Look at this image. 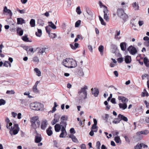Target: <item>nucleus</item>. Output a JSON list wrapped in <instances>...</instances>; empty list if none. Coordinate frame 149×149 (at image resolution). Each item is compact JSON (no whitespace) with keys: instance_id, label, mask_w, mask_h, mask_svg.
Listing matches in <instances>:
<instances>
[{"instance_id":"obj_1","label":"nucleus","mask_w":149,"mask_h":149,"mask_svg":"<svg viewBox=\"0 0 149 149\" xmlns=\"http://www.w3.org/2000/svg\"><path fill=\"white\" fill-rule=\"evenodd\" d=\"M62 64L66 67L68 68H73L77 66L76 61L73 59L68 58L64 60L62 63Z\"/></svg>"},{"instance_id":"obj_2","label":"nucleus","mask_w":149,"mask_h":149,"mask_svg":"<svg viewBox=\"0 0 149 149\" xmlns=\"http://www.w3.org/2000/svg\"><path fill=\"white\" fill-rule=\"evenodd\" d=\"M38 119L39 117L37 116L33 117L31 119V126L34 129H36L40 127V122Z\"/></svg>"},{"instance_id":"obj_3","label":"nucleus","mask_w":149,"mask_h":149,"mask_svg":"<svg viewBox=\"0 0 149 149\" xmlns=\"http://www.w3.org/2000/svg\"><path fill=\"white\" fill-rule=\"evenodd\" d=\"M31 109L34 110H40L43 108V106L42 104L38 102H35L31 103L30 105Z\"/></svg>"},{"instance_id":"obj_4","label":"nucleus","mask_w":149,"mask_h":149,"mask_svg":"<svg viewBox=\"0 0 149 149\" xmlns=\"http://www.w3.org/2000/svg\"><path fill=\"white\" fill-rule=\"evenodd\" d=\"M8 129L10 130L9 133L11 135L17 134L20 129L18 125L17 124H14L13 127L11 126Z\"/></svg>"},{"instance_id":"obj_5","label":"nucleus","mask_w":149,"mask_h":149,"mask_svg":"<svg viewBox=\"0 0 149 149\" xmlns=\"http://www.w3.org/2000/svg\"><path fill=\"white\" fill-rule=\"evenodd\" d=\"M117 15L120 18L125 20L128 18V16L124 13V11L122 8H118L117 10Z\"/></svg>"},{"instance_id":"obj_6","label":"nucleus","mask_w":149,"mask_h":149,"mask_svg":"<svg viewBox=\"0 0 149 149\" xmlns=\"http://www.w3.org/2000/svg\"><path fill=\"white\" fill-rule=\"evenodd\" d=\"M127 50L131 54L133 55H135L137 52L136 48L133 47L132 45H131L128 47Z\"/></svg>"},{"instance_id":"obj_7","label":"nucleus","mask_w":149,"mask_h":149,"mask_svg":"<svg viewBox=\"0 0 149 149\" xmlns=\"http://www.w3.org/2000/svg\"><path fill=\"white\" fill-rule=\"evenodd\" d=\"M88 87L87 86L85 85L83 87L81 88L80 90H79L78 93H83L85 96L86 95V94H87L86 91Z\"/></svg>"},{"instance_id":"obj_8","label":"nucleus","mask_w":149,"mask_h":149,"mask_svg":"<svg viewBox=\"0 0 149 149\" xmlns=\"http://www.w3.org/2000/svg\"><path fill=\"white\" fill-rule=\"evenodd\" d=\"M40 82V81H37L32 88L33 91L36 93H37L39 92V90L37 89V86Z\"/></svg>"},{"instance_id":"obj_9","label":"nucleus","mask_w":149,"mask_h":149,"mask_svg":"<svg viewBox=\"0 0 149 149\" xmlns=\"http://www.w3.org/2000/svg\"><path fill=\"white\" fill-rule=\"evenodd\" d=\"M103 12L104 13V19L107 22L109 21V14H108V9L104 10Z\"/></svg>"},{"instance_id":"obj_10","label":"nucleus","mask_w":149,"mask_h":149,"mask_svg":"<svg viewBox=\"0 0 149 149\" xmlns=\"http://www.w3.org/2000/svg\"><path fill=\"white\" fill-rule=\"evenodd\" d=\"M61 133L59 135V137L62 138L65 137V136L67 135V133L66 129H64L63 128H61Z\"/></svg>"},{"instance_id":"obj_11","label":"nucleus","mask_w":149,"mask_h":149,"mask_svg":"<svg viewBox=\"0 0 149 149\" xmlns=\"http://www.w3.org/2000/svg\"><path fill=\"white\" fill-rule=\"evenodd\" d=\"M47 122L46 120H45L42 122L41 128L42 130H45L47 125Z\"/></svg>"},{"instance_id":"obj_12","label":"nucleus","mask_w":149,"mask_h":149,"mask_svg":"<svg viewBox=\"0 0 149 149\" xmlns=\"http://www.w3.org/2000/svg\"><path fill=\"white\" fill-rule=\"evenodd\" d=\"M91 91H92V94L95 97H97L98 96L99 94V90L97 88H95L93 89V88H92Z\"/></svg>"},{"instance_id":"obj_13","label":"nucleus","mask_w":149,"mask_h":149,"mask_svg":"<svg viewBox=\"0 0 149 149\" xmlns=\"http://www.w3.org/2000/svg\"><path fill=\"white\" fill-rule=\"evenodd\" d=\"M88 15L87 16V19L90 20H91L93 19V13L90 10H88L86 11Z\"/></svg>"},{"instance_id":"obj_14","label":"nucleus","mask_w":149,"mask_h":149,"mask_svg":"<svg viewBox=\"0 0 149 149\" xmlns=\"http://www.w3.org/2000/svg\"><path fill=\"white\" fill-rule=\"evenodd\" d=\"M87 94H86V95L84 96L85 95L83 93H78V96L79 100V101H81L83 99L87 98Z\"/></svg>"},{"instance_id":"obj_15","label":"nucleus","mask_w":149,"mask_h":149,"mask_svg":"<svg viewBox=\"0 0 149 149\" xmlns=\"http://www.w3.org/2000/svg\"><path fill=\"white\" fill-rule=\"evenodd\" d=\"M118 99L119 100H121V102L123 103H126L128 101V99L123 96H118Z\"/></svg>"},{"instance_id":"obj_16","label":"nucleus","mask_w":149,"mask_h":149,"mask_svg":"<svg viewBox=\"0 0 149 149\" xmlns=\"http://www.w3.org/2000/svg\"><path fill=\"white\" fill-rule=\"evenodd\" d=\"M37 49L38 50V54H40L42 55H43L45 54L46 53V52H45V50L46 49V48L43 47L41 48H38Z\"/></svg>"},{"instance_id":"obj_17","label":"nucleus","mask_w":149,"mask_h":149,"mask_svg":"<svg viewBox=\"0 0 149 149\" xmlns=\"http://www.w3.org/2000/svg\"><path fill=\"white\" fill-rule=\"evenodd\" d=\"M127 44L125 42H122L120 43V46L121 50L123 51H125L126 50V46Z\"/></svg>"},{"instance_id":"obj_18","label":"nucleus","mask_w":149,"mask_h":149,"mask_svg":"<svg viewBox=\"0 0 149 149\" xmlns=\"http://www.w3.org/2000/svg\"><path fill=\"white\" fill-rule=\"evenodd\" d=\"M120 30L118 31L117 30L116 31V34L115 35L114 37L115 39L116 40H119L121 39V37H120L118 36L120 35Z\"/></svg>"},{"instance_id":"obj_19","label":"nucleus","mask_w":149,"mask_h":149,"mask_svg":"<svg viewBox=\"0 0 149 149\" xmlns=\"http://www.w3.org/2000/svg\"><path fill=\"white\" fill-rule=\"evenodd\" d=\"M120 114H119L118 115V118H115L112 122L113 123H114L115 124H117L119 123L121 121L120 119Z\"/></svg>"},{"instance_id":"obj_20","label":"nucleus","mask_w":149,"mask_h":149,"mask_svg":"<svg viewBox=\"0 0 149 149\" xmlns=\"http://www.w3.org/2000/svg\"><path fill=\"white\" fill-rule=\"evenodd\" d=\"M5 121L6 123V127L7 129L9 128L12 125V123L10 122V120L8 118H6Z\"/></svg>"},{"instance_id":"obj_21","label":"nucleus","mask_w":149,"mask_h":149,"mask_svg":"<svg viewBox=\"0 0 149 149\" xmlns=\"http://www.w3.org/2000/svg\"><path fill=\"white\" fill-rule=\"evenodd\" d=\"M149 133V131L147 130H145L137 132L136 133L137 135H140L141 134L146 135Z\"/></svg>"},{"instance_id":"obj_22","label":"nucleus","mask_w":149,"mask_h":149,"mask_svg":"<svg viewBox=\"0 0 149 149\" xmlns=\"http://www.w3.org/2000/svg\"><path fill=\"white\" fill-rule=\"evenodd\" d=\"M131 57L130 56L127 55L125 56V61L126 63L127 64L129 63H131Z\"/></svg>"},{"instance_id":"obj_23","label":"nucleus","mask_w":149,"mask_h":149,"mask_svg":"<svg viewBox=\"0 0 149 149\" xmlns=\"http://www.w3.org/2000/svg\"><path fill=\"white\" fill-rule=\"evenodd\" d=\"M42 138L40 135L36 136L35 138V142L36 143H40L42 140Z\"/></svg>"},{"instance_id":"obj_24","label":"nucleus","mask_w":149,"mask_h":149,"mask_svg":"<svg viewBox=\"0 0 149 149\" xmlns=\"http://www.w3.org/2000/svg\"><path fill=\"white\" fill-rule=\"evenodd\" d=\"M52 127L51 126H50L46 130V133L48 136H51L53 134V132L52 130Z\"/></svg>"},{"instance_id":"obj_25","label":"nucleus","mask_w":149,"mask_h":149,"mask_svg":"<svg viewBox=\"0 0 149 149\" xmlns=\"http://www.w3.org/2000/svg\"><path fill=\"white\" fill-rule=\"evenodd\" d=\"M119 108L123 110L126 109L127 107V104L126 103H120L119 104Z\"/></svg>"},{"instance_id":"obj_26","label":"nucleus","mask_w":149,"mask_h":149,"mask_svg":"<svg viewBox=\"0 0 149 149\" xmlns=\"http://www.w3.org/2000/svg\"><path fill=\"white\" fill-rule=\"evenodd\" d=\"M17 23L18 24H22L25 23V20L22 18H17Z\"/></svg>"},{"instance_id":"obj_27","label":"nucleus","mask_w":149,"mask_h":149,"mask_svg":"<svg viewBox=\"0 0 149 149\" xmlns=\"http://www.w3.org/2000/svg\"><path fill=\"white\" fill-rule=\"evenodd\" d=\"M60 125L61 128H63L64 129H65L67 125L66 121L61 120Z\"/></svg>"},{"instance_id":"obj_28","label":"nucleus","mask_w":149,"mask_h":149,"mask_svg":"<svg viewBox=\"0 0 149 149\" xmlns=\"http://www.w3.org/2000/svg\"><path fill=\"white\" fill-rule=\"evenodd\" d=\"M3 12L5 13H7L8 14H9L10 16H12L13 15V13L11 12V11L9 9H8L7 7L5 6L3 9Z\"/></svg>"},{"instance_id":"obj_29","label":"nucleus","mask_w":149,"mask_h":149,"mask_svg":"<svg viewBox=\"0 0 149 149\" xmlns=\"http://www.w3.org/2000/svg\"><path fill=\"white\" fill-rule=\"evenodd\" d=\"M61 127L59 124H56L54 126L55 130L56 132H59L61 129Z\"/></svg>"},{"instance_id":"obj_30","label":"nucleus","mask_w":149,"mask_h":149,"mask_svg":"<svg viewBox=\"0 0 149 149\" xmlns=\"http://www.w3.org/2000/svg\"><path fill=\"white\" fill-rule=\"evenodd\" d=\"M17 32L19 36H22L23 33V31L21 28L18 27L17 29Z\"/></svg>"},{"instance_id":"obj_31","label":"nucleus","mask_w":149,"mask_h":149,"mask_svg":"<svg viewBox=\"0 0 149 149\" xmlns=\"http://www.w3.org/2000/svg\"><path fill=\"white\" fill-rule=\"evenodd\" d=\"M132 6L135 10H138L139 6L138 3L134 2L132 4Z\"/></svg>"},{"instance_id":"obj_32","label":"nucleus","mask_w":149,"mask_h":149,"mask_svg":"<svg viewBox=\"0 0 149 149\" xmlns=\"http://www.w3.org/2000/svg\"><path fill=\"white\" fill-rule=\"evenodd\" d=\"M69 137L71 138L73 141L74 142H77L78 141L76 137L72 134H71L69 136Z\"/></svg>"},{"instance_id":"obj_33","label":"nucleus","mask_w":149,"mask_h":149,"mask_svg":"<svg viewBox=\"0 0 149 149\" xmlns=\"http://www.w3.org/2000/svg\"><path fill=\"white\" fill-rule=\"evenodd\" d=\"M79 45V44L77 43H75L74 44V45L73 44H70V46L72 49L74 50H75L78 47Z\"/></svg>"},{"instance_id":"obj_34","label":"nucleus","mask_w":149,"mask_h":149,"mask_svg":"<svg viewBox=\"0 0 149 149\" xmlns=\"http://www.w3.org/2000/svg\"><path fill=\"white\" fill-rule=\"evenodd\" d=\"M143 61L145 65L147 67L149 66V60L146 57L144 58Z\"/></svg>"},{"instance_id":"obj_35","label":"nucleus","mask_w":149,"mask_h":149,"mask_svg":"<svg viewBox=\"0 0 149 149\" xmlns=\"http://www.w3.org/2000/svg\"><path fill=\"white\" fill-rule=\"evenodd\" d=\"M48 23L49 24L48 26H49L50 27H51L52 29H56V26L52 23V22H49Z\"/></svg>"},{"instance_id":"obj_36","label":"nucleus","mask_w":149,"mask_h":149,"mask_svg":"<svg viewBox=\"0 0 149 149\" xmlns=\"http://www.w3.org/2000/svg\"><path fill=\"white\" fill-rule=\"evenodd\" d=\"M104 48V47L102 45H100L98 47V50L100 52V54L101 55H102L103 54Z\"/></svg>"},{"instance_id":"obj_37","label":"nucleus","mask_w":149,"mask_h":149,"mask_svg":"<svg viewBox=\"0 0 149 149\" xmlns=\"http://www.w3.org/2000/svg\"><path fill=\"white\" fill-rule=\"evenodd\" d=\"M38 24L39 25L43 26L44 24V21L41 19H38L37 21Z\"/></svg>"},{"instance_id":"obj_38","label":"nucleus","mask_w":149,"mask_h":149,"mask_svg":"<svg viewBox=\"0 0 149 149\" xmlns=\"http://www.w3.org/2000/svg\"><path fill=\"white\" fill-rule=\"evenodd\" d=\"M34 71L36 73V75L38 77L40 76L41 75V72L40 71L38 68H35L34 69Z\"/></svg>"},{"instance_id":"obj_39","label":"nucleus","mask_w":149,"mask_h":149,"mask_svg":"<svg viewBox=\"0 0 149 149\" xmlns=\"http://www.w3.org/2000/svg\"><path fill=\"white\" fill-rule=\"evenodd\" d=\"M29 23L31 27H34L35 26V19H31Z\"/></svg>"},{"instance_id":"obj_40","label":"nucleus","mask_w":149,"mask_h":149,"mask_svg":"<svg viewBox=\"0 0 149 149\" xmlns=\"http://www.w3.org/2000/svg\"><path fill=\"white\" fill-rule=\"evenodd\" d=\"M143 145V143L139 144L138 143L134 147V149H141V148H142Z\"/></svg>"},{"instance_id":"obj_41","label":"nucleus","mask_w":149,"mask_h":149,"mask_svg":"<svg viewBox=\"0 0 149 149\" xmlns=\"http://www.w3.org/2000/svg\"><path fill=\"white\" fill-rule=\"evenodd\" d=\"M141 96L143 97L145 96H148V93L145 89H144L143 92H142Z\"/></svg>"},{"instance_id":"obj_42","label":"nucleus","mask_w":149,"mask_h":149,"mask_svg":"<svg viewBox=\"0 0 149 149\" xmlns=\"http://www.w3.org/2000/svg\"><path fill=\"white\" fill-rule=\"evenodd\" d=\"M42 30L40 29H38V32L36 33V35L40 37L42 35Z\"/></svg>"},{"instance_id":"obj_43","label":"nucleus","mask_w":149,"mask_h":149,"mask_svg":"<svg viewBox=\"0 0 149 149\" xmlns=\"http://www.w3.org/2000/svg\"><path fill=\"white\" fill-rule=\"evenodd\" d=\"M121 120H123L127 122L128 121L127 118L120 114Z\"/></svg>"},{"instance_id":"obj_44","label":"nucleus","mask_w":149,"mask_h":149,"mask_svg":"<svg viewBox=\"0 0 149 149\" xmlns=\"http://www.w3.org/2000/svg\"><path fill=\"white\" fill-rule=\"evenodd\" d=\"M59 121V118H54V120L52 122V125H54L56 123L58 122Z\"/></svg>"},{"instance_id":"obj_45","label":"nucleus","mask_w":149,"mask_h":149,"mask_svg":"<svg viewBox=\"0 0 149 149\" xmlns=\"http://www.w3.org/2000/svg\"><path fill=\"white\" fill-rule=\"evenodd\" d=\"M22 40L24 42H29V38L27 37V36H24L22 37Z\"/></svg>"},{"instance_id":"obj_46","label":"nucleus","mask_w":149,"mask_h":149,"mask_svg":"<svg viewBox=\"0 0 149 149\" xmlns=\"http://www.w3.org/2000/svg\"><path fill=\"white\" fill-rule=\"evenodd\" d=\"M99 4L100 5V7L101 8L102 7L104 8V10H106V9H107V7L106 6H105L103 5L101 1H99Z\"/></svg>"},{"instance_id":"obj_47","label":"nucleus","mask_w":149,"mask_h":149,"mask_svg":"<svg viewBox=\"0 0 149 149\" xmlns=\"http://www.w3.org/2000/svg\"><path fill=\"white\" fill-rule=\"evenodd\" d=\"M9 65L10 67H11V65L10 63L8 61H6L3 63V66L6 67H8V65Z\"/></svg>"},{"instance_id":"obj_48","label":"nucleus","mask_w":149,"mask_h":149,"mask_svg":"<svg viewBox=\"0 0 149 149\" xmlns=\"http://www.w3.org/2000/svg\"><path fill=\"white\" fill-rule=\"evenodd\" d=\"M99 18L100 20V21L101 24L102 25H104V26L106 25V23L104 22V20L103 19V18L100 16L99 17Z\"/></svg>"},{"instance_id":"obj_49","label":"nucleus","mask_w":149,"mask_h":149,"mask_svg":"<svg viewBox=\"0 0 149 149\" xmlns=\"http://www.w3.org/2000/svg\"><path fill=\"white\" fill-rule=\"evenodd\" d=\"M76 11L78 15H80L81 13V12L80 10V7L79 6L77 7L76 8Z\"/></svg>"},{"instance_id":"obj_50","label":"nucleus","mask_w":149,"mask_h":149,"mask_svg":"<svg viewBox=\"0 0 149 149\" xmlns=\"http://www.w3.org/2000/svg\"><path fill=\"white\" fill-rule=\"evenodd\" d=\"M17 10L19 12V13L21 14H24L25 13V10L24 9L22 10H19L18 8H17Z\"/></svg>"},{"instance_id":"obj_51","label":"nucleus","mask_w":149,"mask_h":149,"mask_svg":"<svg viewBox=\"0 0 149 149\" xmlns=\"http://www.w3.org/2000/svg\"><path fill=\"white\" fill-rule=\"evenodd\" d=\"M114 140L117 143H119L120 141V137L119 136H116L115 137Z\"/></svg>"},{"instance_id":"obj_52","label":"nucleus","mask_w":149,"mask_h":149,"mask_svg":"<svg viewBox=\"0 0 149 149\" xmlns=\"http://www.w3.org/2000/svg\"><path fill=\"white\" fill-rule=\"evenodd\" d=\"M81 21L80 20H78L75 23V26L76 27H78L81 24Z\"/></svg>"},{"instance_id":"obj_53","label":"nucleus","mask_w":149,"mask_h":149,"mask_svg":"<svg viewBox=\"0 0 149 149\" xmlns=\"http://www.w3.org/2000/svg\"><path fill=\"white\" fill-rule=\"evenodd\" d=\"M45 29L47 32L49 34H50L51 31L50 26H46L45 27Z\"/></svg>"},{"instance_id":"obj_54","label":"nucleus","mask_w":149,"mask_h":149,"mask_svg":"<svg viewBox=\"0 0 149 149\" xmlns=\"http://www.w3.org/2000/svg\"><path fill=\"white\" fill-rule=\"evenodd\" d=\"M6 93L7 94H13L15 93V92L13 90H8L6 91Z\"/></svg>"},{"instance_id":"obj_55","label":"nucleus","mask_w":149,"mask_h":149,"mask_svg":"<svg viewBox=\"0 0 149 149\" xmlns=\"http://www.w3.org/2000/svg\"><path fill=\"white\" fill-rule=\"evenodd\" d=\"M6 103L5 100L3 99H0V106L4 105Z\"/></svg>"},{"instance_id":"obj_56","label":"nucleus","mask_w":149,"mask_h":149,"mask_svg":"<svg viewBox=\"0 0 149 149\" xmlns=\"http://www.w3.org/2000/svg\"><path fill=\"white\" fill-rule=\"evenodd\" d=\"M109 117V115L108 114H106L105 115V117L103 119L105 120L106 122H107L108 120Z\"/></svg>"},{"instance_id":"obj_57","label":"nucleus","mask_w":149,"mask_h":149,"mask_svg":"<svg viewBox=\"0 0 149 149\" xmlns=\"http://www.w3.org/2000/svg\"><path fill=\"white\" fill-rule=\"evenodd\" d=\"M101 145L100 143V141H98L96 143V147L97 149H100V146Z\"/></svg>"},{"instance_id":"obj_58","label":"nucleus","mask_w":149,"mask_h":149,"mask_svg":"<svg viewBox=\"0 0 149 149\" xmlns=\"http://www.w3.org/2000/svg\"><path fill=\"white\" fill-rule=\"evenodd\" d=\"M49 36L50 37L54 38H55L56 36V35L55 33H51V34H49Z\"/></svg>"},{"instance_id":"obj_59","label":"nucleus","mask_w":149,"mask_h":149,"mask_svg":"<svg viewBox=\"0 0 149 149\" xmlns=\"http://www.w3.org/2000/svg\"><path fill=\"white\" fill-rule=\"evenodd\" d=\"M117 61L119 63H121L123 61V58H119L117 59Z\"/></svg>"},{"instance_id":"obj_60","label":"nucleus","mask_w":149,"mask_h":149,"mask_svg":"<svg viewBox=\"0 0 149 149\" xmlns=\"http://www.w3.org/2000/svg\"><path fill=\"white\" fill-rule=\"evenodd\" d=\"M33 61L34 62H38L39 61V59L37 57H35L33 58Z\"/></svg>"},{"instance_id":"obj_61","label":"nucleus","mask_w":149,"mask_h":149,"mask_svg":"<svg viewBox=\"0 0 149 149\" xmlns=\"http://www.w3.org/2000/svg\"><path fill=\"white\" fill-rule=\"evenodd\" d=\"M111 102L113 104H116V99L114 98H113L111 99Z\"/></svg>"},{"instance_id":"obj_62","label":"nucleus","mask_w":149,"mask_h":149,"mask_svg":"<svg viewBox=\"0 0 149 149\" xmlns=\"http://www.w3.org/2000/svg\"><path fill=\"white\" fill-rule=\"evenodd\" d=\"M70 133H75V132L74 130V129L73 128H71L70 130Z\"/></svg>"},{"instance_id":"obj_63","label":"nucleus","mask_w":149,"mask_h":149,"mask_svg":"<svg viewBox=\"0 0 149 149\" xmlns=\"http://www.w3.org/2000/svg\"><path fill=\"white\" fill-rule=\"evenodd\" d=\"M88 48L89 50L91 52H92L93 51V48L92 46L91 45H89L88 46Z\"/></svg>"},{"instance_id":"obj_64","label":"nucleus","mask_w":149,"mask_h":149,"mask_svg":"<svg viewBox=\"0 0 149 149\" xmlns=\"http://www.w3.org/2000/svg\"><path fill=\"white\" fill-rule=\"evenodd\" d=\"M81 149H86L85 145L84 144H82L81 146Z\"/></svg>"}]
</instances>
